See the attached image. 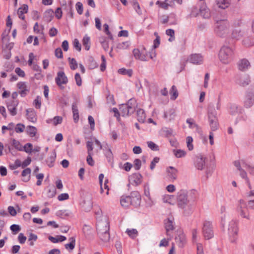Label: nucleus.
I'll use <instances>...</instances> for the list:
<instances>
[{
    "instance_id": "f257e3e1",
    "label": "nucleus",
    "mask_w": 254,
    "mask_h": 254,
    "mask_svg": "<svg viewBox=\"0 0 254 254\" xmlns=\"http://www.w3.org/2000/svg\"><path fill=\"white\" fill-rule=\"evenodd\" d=\"M235 50L234 46H222L219 53V58L220 61L224 64L230 63L234 57Z\"/></svg>"
},
{
    "instance_id": "f03ea898",
    "label": "nucleus",
    "mask_w": 254,
    "mask_h": 254,
    "mask_svg": "<svg viewBox=\"0 0 254 254\" xmlns=\"http://www.w3.org/2000/svg\"><path fill=\"white\" fill-rule=\"evenodd\" d=\"M230 23L228 20L217 21L215 23V33L220 37H226L230 34Z\"/></svg>"
},
{
    "instance_id": "7ed1b4c3",
    "label": "nucleus",
    "mask_w": 254,
    "mask_h": 254,
    "mask_svg": "<svg viewBox=\"0 0 254 254\" xmlns=\"http://www.w3.org/2000/svg\"><path fill=\"white\" fill-rule=\"evenodd\" d=\"M199 13L204 18H208L210 16V10L207 8L204 0H199L197 6L194 7L191 12V15L194 17Z\"/></svg>"
},
{
    "instance_id": "20e7f679",
    "label": "nucleus",
    "mask_w": 254,
    "mask_h": 254,
    "mask_svg": "<svg viewBox=\"0 0 254 254\" xmlns=\"http://www.w3.org/2000/svg\"><path fill=\"white\" fill-rule=\"evenodd\" d=\"M137 106L136 102L134 99H130L127 103L120 105L119 110L123 117L128 116L133 114Z\"/></svg>"
},
{
    "instance_id": "39448f33",
    "label": "nucleus",
    "mask_w": 254,
    "mask_h": 254,
    "mask_svg": "<svg viewBox=\"0 0 254 254\" xmlns=\"http://www.w3.org/2000/svg\"><path fill=\"white\" fill-rule=\"evenodd\" d=\"M228 234L232 243H235L237 239L238 229L236 221L232 220L230 222L228 228Z\"/></svg>"
},
{
    "instance_id": "423d86ee",
    "label": "nucleus",
    "mask_w": 254,
    "mask_h": 254,
    "mask_svg": "<svg viewBox=\"0 0 254 254\" xmlns=\"http://www.w3.org/2000/svg\"><path fill=\"white\" fill-rule=\"evenodd\" d=\"M202 233L205 239L209 240L213 237L212 224L210 221L206 220L203 222Z\"/></svg>"
},
{
    "instance_id": "0eeeda50",
    "label": "nucleus",
    "mask_w": 254,
    "mask_h": 254,
    "mask_svg": "<svg viewBox=\"0 0 254 254\" xmlns=\"http://www.w3.org/2000/svg\"><path fill=\"white\" fill-rule=\"evenodd\" d=\"M208 117L211 131L216 130L218 128V123L216 112L215 111L209 110Z\"/></svg>"
},
{
    "instance_id": "6e6552de",
    "label": "nucleus",
    "mask_w": 254,
    "mask_h": 254,
    "mask_svg": "<svg viewBox=\"0 0 254 254\" xmlns=\"http://www.w3.org/2000/svg\"><path fill=\"white\" fill-rule=\"evenodd\" d=\"M237 211L241 217L249 219V214L247 208V204L244 200L240 199L239 200L237 207Z\"/></svg>"
},
{
    "instance_id": "1a4fd4ad",
    "label": "nucleus",
    "mask_w": 254,
    "mask_h": 254,
    "mask_svg": "<svg viewBox=\"0 0 254 254\" xmlns=\"http://www.w3.org/2000/svg\"><path fill=\"white\" fill-rule=\"evenodd\" d=\"M96 229L98 232L100 233L109 231L110 225L108 219L104 218L103 219L98 220L96 224Z\"/></svg>"
},
{
    "instance_id": "9d476101",
    "label": "nucleus",
    "mask_w": 254,
    "mask_h": 254,
    "mask_svg": "<svg viewBox=\"0 0 254 254\" xmlns=\"http://www.w3.org/2000/svg\"><path fill=\"white\" fill-rule=\"evenodd\" d=\"M130 197V205L134 207H138L141 203V195L138 191H133L131 192L129 195Z\"/></svg>"
},
{
    "instance_id": "9b49d317",
    "label": "nucleus",
    "mask_w": 254,
    "mask_h": 254,
    "mask_svg": "<svg viewBox=\"0 0 254 254\" xmlns=\"http://www.w3.org/2000/svg\"><path fill=\"white\" fill-rule=\"evenodd\" d=\"M177 200L178 205L180 207L184 208L186 207L189 201L187 192L185 190H181L178 192Z\"/></svg>"
},
{
    "instance_id": "f8f14e48",
    "label": "nucleus",
    "mask_w": 254,
    "mask_h": 254,
    "mask_svg": "<svg viewBox=\"0 0 254 254\" xmlns=\"http://www.w3.org/2000/svg\"><path fill=\"white\" fill-rule=\"evenodd\" d=\"M55 81L61 89H64V87L62 86V84H66L68 82V79L64 72L60 71L57 73V76L55 78Z\"/></svg>"
},
{
    "instance_id": "ddd939ff",
    "label": "nucleus",
    "mask_w": 254,
    "mask_h": 254,
    "mask_svg": "<svg viewBox=\"0 0 254 254\" xmlns=\"http://www.w3.org/2000/svg\"><path fill=\"white\" fill-rule=\"evenodd\" d=\"M17 87L19 89L18 93L22 97H25L30 92V87L27 86L25 82H18Z\"/></svg>"
},
{
    "instance_id": "4468645a",
    "label": "nucleus",
    "mask_w": 254,
    "mask_h": 254,
    "mask_svg": "<svg viewBox=\"0 0 254 254\" xmlns=\"http://www.w3.org/2000/svg\"><path fill=\"white\" fill-rule=\"evenodd\" d=\"M142 176L140 173H134L129 177V182L130 184L137 186L142 183Z\"/></svg>"
},
{
    "instance_id": "2eb2a0df",
    "label": "nucleus",
    "mask_w": 254,
    "mask_h": 254,
    "mask_svg": "<svg viewBox=\"0 0 254 254\" xmlns=\"http://www.w3.org/2000/svg\"><path fill=\"white\" fill-rule=\"evenodd\" d=\"M18 104L17 100H11L7 102V108L11 116H15L17 114L16 107Z\"/></svg>"
},
{
    "instance_id": "dca6fc26",
    "label": "nucleus",
    "mask_w": 254,
    "mask_h": 254,
    "mask_svg": "<svg viewBox=\"0 0 254 254\" xmlns=\"http://www.w3.org/2000/svg\"><path fill=\"white\" fill-rule=\"evenodd\" d=\"M254 104V94L252 93H248L245 97L244 101V106L246 108H250Z\"/></svg>"
},
{
    "instance_id": "f3484780",
    "label": "nucleus",
    "mask_w": 254,
    "mask_h": 254,
    "mask_svg": "<svg viewBox=\"0 0 254 254\" xmlns=\"http://www.w3.org/2000/svg\"><path fill=\"white\" fill-rule=\"evenodd\" d=\"M203 57L198 54H192L190 56L189 61L190 63L195 64H201L203 63Z\"/></svg>"
},
{
    "instance_id": "a211bd4d",
    "label": "nucleus",
    "mask_w": 254,
    "mask_h": 254,
    "mask_svg": "<svg viewBox=\"0 0 254 254\" xmlns=\"http://www.w3.org/2000/svg\"><path fill=\"white\" fill-rule=\"evenodd\" d=\"M245 35V32L240 28H234L231 33V37L233 39H239Z\"/></svg>"
},
{
    "instance_id": "6ab92c4d",
    "label": "nucleus",
    "mask_w": 254,
    "mask_h": 254,
    "mask_svg": "<svg viewBox=\"0 0 254 254\" xmlns=\"http://www.w3.org/2000/svg\"><path fill=\"white\" fill-rule=\"evenodd\" d=\"M205 158L203 157L202 155L196 156L195 160V166L198 170H202L205 165Z\"/></svg>"
},
{
    "instance_id": "aec40b11",
    "label": "nucleus",
    "mask_w": 254,
    "mask_h": 254,
    "mask_svg": "<svg viewBox=\"0 0 254 254\" xmlns=\"http://www.w3.org/2000/svg\"><path fill=\"white\" fill-rule=\"evenodd\" d=\"M166 172L170 180L173 181L177 178L178 170L173 167L170 166L167 168Z\"/></svg>"
},
{
    "instance_id": "412c9836",
    "label": "nucleus",
    "mask_w": 254,
    "mask_h": 254,
    "mask_svg": "<svg viewBox=\"0 0 254 254\" xmlns=\"http://www.w3.org/2000/svg\"><path fill=\"white\" fill-rule=\"evenodd\" d=\"M175 240L179 247H183L186 242V236L183 233L179 232L176 236Z\"/></svg>"
},
{
    "instance_id": "4be33fe9",
    "label": "nucleus",
    "mask_w": 254,
    "mask_h": 254,
    "mask_svg": "<svg viewBox=\"0 0 254 254\" xmlns=\"http://www.w3.org/2000/svg\"><path fill=\"white\" fill-rule=\"evenodd\" d=\"M132 53L134 58L136 60H139L142 61H148L147 58V55L146 54L141 53L138 49H134Z\"/></svg>"
},
{
    "instance_id": "5701e85b",
    "label": "nucleus",
    "mask_w": 254,
    "mask_h": 254,
    "mask_svg": "<svg viewBox=\"0 0 254 254\" xmlns=\"http://www.w3.org/2000/svg\"><path fill=\"white\" fill-rule=\"evenodd\" d=\"M8 37L7 34L5 32L3 33L1 35L2 46H5V48L10 50L13 47V43H8L7 42L8 40Z\"/></svg>"
},
{
    "instance_id": "b1692460",
    "label": "nucleus",
    "mask_w": 254,
    "mask_h": 254,
    "mask_svg": "<svg viewBox=\"0 0 254 254\" xmlns=\"http://www.w3.org/2000/svg\"><path fill=\"white\" fill-rule=\"evenodd\" d=\"M27 119L30 122L34 123L37 120L36 114L33 109H28L26 110Z\"/></svg>"
},
{
    "instance_id": "393cba45",
    "label": "nucleus",
    "mask_w": 254,
    "mask_h": 254,
    "mask_svg": "<svg viewBox=\"0 0 254 254\" xmlns=\"http://www.w3.org/2000/svg\"><path fill=\"white\" fill-rule=\"evenodd\" d=\"M250 66V63L246 59H242L238 63L239 69L241 71H245Z\"/></svg>"
},
{
    "instance_id": "a878e982",
    "label": "nucleus",
    "mask_w": 254,
    "mask_h": 254,
    "mask_svg": "<svg viewBox=\"0 0 254 254\" xmlns=\"http://www.w3.org/2000/svg\"><path fill=\"white\" fill-rule=\"evenodd\" d=\"M242 109L235 104H229V112L232 115H235L238 113L241 112Z\"/></svg>"
},
{
    "instance_id": "bb28decb",
    "label": "nucleus",
    "mask_w": 254,
    "mask_h": 254,
    "mask_svg": "<svg viewBox=\"0 0 254 254\" xmlns=\"http://www.w3.org/2000/svg\"><path fill=\"white\" fill-rule=\"evenodd\" d=\"M72 111L73 113V118L75 123H77L79 120V112L77 102H74L72 105Z\"/></svg>"
},
{
    "instance_id": "cd10ccee",
    "label": "nucleus",
    "mask_w": 254,
    "mask_h": 254,
    "mask_svg": "<svg viewBox=\"0 0 254 254\" xmlns=\"http://www.w3.org/2000/svg\"><path fill=\"white\" fill-rule=\"evenodd\" d=\"M250 82V80L248 76H242L237 80L236 83L240 86L245 87L248 85Z\"/></svg>"
},
{
    "instance_id": "c85d7f7f",
    "label": "nucleus",
    "mask_w": 254,
    "mask_h": 254,
    "mask_svg": "<svg viewBox=\"0 0 254 254\" xmlns=\"http://www.w3.org/2000/svg\"><path fill=\"white\" fill-rule=\"evenodd\" d=\"M243 19L242 17H236L231 20L232 26L233 28H240L243 24Z\"/></svg>"
},
{
    "instance_id": "c756f323",
    "label": "nucleus",
    "mask_w": 254,
    "mask_h": 254,
    "mask_svg": "<svg viewBox=\"0 0 254 254\" xmlns=\"http://www.w3.org/2000/svg\"><path fill=\"white\" fill-rule=\"evenodd\" d=\"M137 119L140 123H144L146 119L144 111L142 109H138L136 111Z\"/></svg>"
},
{
    "instance_id": "7c9ffc66",
    "label": "nucleus",
    "mask_w": 254,
    "mask_h": 254,
    "mask_svg": "<svg viewBox=\"0 0 254 254\" xmlns=\"http://www.w3.org/2000/svg\"><path fill=\"white\" fill-rule=\"evenodd\" d=\"M28 7L26 4H24L23 6L19 7L17 11V14L19 18L24 20L25 16L24 13H26L28 12Z\"/></svg>"
},
{
    "instance_id": "2f4dec72",
    "label": "nucleus",
    "mask_w": 254,
    "mask_h": 254,
    "mask_svg": "<svg viewBox=\"0 0 254 254\" xmlns=\"http://www.w3.org/2000/svg\"><path fill=\"white\" fill-rule=\"evenodd\" d=\"M217 5L222 9H225L230 4V0H215Z\"/></svg>"
},
{
    "instance_id": "473e14b6",
    "label": "nucleus",
    "mask_w": 254,
    "mask_h": 254,
    "mask_svg": "<svg viewBox=\"0 0 254 254\" xmlns=\"http://www.w3.org/2000/svg\"><path fill=\"white\" fill-rule=\"evenodd\" d=\"M130 197L128 196H122L121 198L120 203L123 207L127 208L130 205Z\"/></svg>"
},
{
    "instance_id": "72a5a7b5",
    "label": "nucleus",
    "mask_w": 254,
    "mask_h": 254,
    "mask_svg": "<svg viewBox=\"0 0 254 254\" xmlns=\"http://www.w3.org/2000/svg\"><path fill=\"white\" fill-rule=\"evenodd\" d=\"M56 157V154L55 151L52 152L50 157L47 158L46 164L49 167H52L54 165V162Z\"/></svg>"
},
{
    "instance_id": "f704fd0d",
    "label": "nucleus",
    "mask_w": 254,
    "mask_h": 254,
    "mask_svg": "<svg viewBox=\"0 0 254 254\" xmlns=\"http://www.w3.org/2000/svg\"><path fill=\"white\" fill-rule=\"evenodd\" d=\"M31 170L29 168H27L25 169L22 172L21 175L24 178L23 179V181L25 182H27L29 181L30 178V174Z\"/></svg>"
},
{
    "instance_id": "c9c22d12",
    "label": "nucleus",
    "mask_w": 254,
    "mask_h": 254,
    "mask_svg": "<svg viewBox=\"0 0 254 254\" xmlns=\"http://www.w3.org/2000/svg\"><path fill=\"white\" fill-rule=\"evenodd\" d=\"M165 225L167 234L168 235V232L170 231L173 230L174 229L173 222L170 218H169L166 220Z\"/></svg>"
},
{
    "instance_id": "e433bc0d",
    "label": "nucleus",
    "mask_w": 254,
    "mask_h": 254,
    "mask_svg": "<svg viewBox=\"0 0 254 254\" xmlns=\"http://www.w3.org/2000/svg\"><path fill=\"white\" fill-rule=\"evenodd\" d=\"M53 14L54 11L52 9H48L44 13V20L47 22H50L53 18Z\"/></svg>"
},
{
    "instance_id": "4c0bfd02",
    "label": "nucleus",
    "mask_w": 254,
    "mask_h": 254,
    "mask_svg": "<svg viewBox=\"0 0 254 254\" xmlns=\"http://www.w3.org/2000/svg\"><path fill=\"white\" fill-rule=\"evenodd\" d=\"M82 44L85 47V49L88 51L90 48V38L87 35H85L82 39Z\"/></svg>"
},
{
    "instance_id": "58836bf2",
    "label": "nucleus",
    "mask_w": 254,
    "mask_h": 254,
    "mask_svg": "<svg viewBox=\"0 0 254 254\" xmlns=\"http://www.w3.org/2000/svg\"><path fill=\"white\" fill-rule=\"evenodd\" d=\"M98 236L100 239L103 241L104 242H107L109 241L110 236L109 234V231H107L106 232H98Z\"/></svg>"
},
{
    "instance_id": "ea45409f",
    "label": "nucleus",
    "mask_w": 254,
    "mask_h": 254,
    "mask_svg": "<svg viewBox=\"0 0 254 254\" xmlns=\"http://www.w3.org/2000/svg\"><path fill=\"white\" fill-rule=\"evenodd\" d=\"M170 94L171 95V99L175 100L178 96V92L176 87L173 85L170 90Z\"/></svg>"
},
{
    "instance_id": "a19ab883",
    "label": "nucleus",
    "mask_w": 254,
    "mask_h": 254,
    "mask_svg": "<svg viewBox=\"0 0 254 254\" xmlns=\"http://www.w3.org/2000/svg\"><path fill=\"white\" fill-rule=\"evenodd\" d=\"M243 167L246 168L249 173L254 176V166H252L246 161H242Z\"/></svg>"
},
{
    "instance_id": "79ce46f5",
    "label": "nucleus",
    "mask_w": 254,
    "mask_h": 254,
    "mask_svg": "<svg viewBox=\"0 0 254 254\" xmlns=\"http://www.w3.org/2000/svg\"><path fill=\"white\" fill-rule=\"evenodd\" d=\"M173 152L177 158H182L185 157L186 155V151L182 149H174Z\"/></svg>"
},
{
    "instance_id": "37998d69",
    "label": "nucleus",
    "mask_w": 254,
    "mask_h": 254,
    "mask_svg": "<svg viewBox=\"0 0 254 254\" xmlns=\"http://www.w3.org/2000/svg\"><path fill=\"white\" fill-rule=\"evenodd\" d=\"M70 243L65 245V248L66 249H69L72 250L74 249L75 246V239L74 237H71L69 239Z\"/></svg>"
},
{
    "instance_id": "c03bdc74",
    "label": "nucleus",
    "mask_w": 254,
    "mask_h": 254,
    "mask_svg": "<svg viewBox=\"0 0 254 254\" xmlns=\"http://www.w3.org/2000/svg\"><path fill=\"white\" fill-rule=\"evenodd\" d=\"M27 132L31 137H34L37 133V128L35 127L29 126L27 127Z\"/></svg>"
},
{
    "instance_id": "a18cd8bd",
    "label": "nucleus",
    "mask_w": 254,
    "mask_h": 254,
    "mask_svg": "<svg viewBox=\"0 0 254 254\" xmlns=\"http://www.w3.org/2000/svg\"><path fill=\"white\" fill-rule=\"evenodd\" d=\"M126 233L132 239L135 238L138 235V231L135 229H128L126 230Z\"/></svg>"
},
{
    "instance_id": "49530a36",
    "label": "nucleus",
    "mask_w": 254,
    "mask_h": 254,
    "mask_svg": "<svg viewBox=\"0 0 254 254\" xmlns=\"http://www.w3.org/2000/svg\"><path fill=\"white\" fill-rule=\"evenodd\" d=\"M118 72L123 75H127L129 77H131L132 75V70L131 69H126L125 68H122L119 69Z\"/></svg>"
},
{
    "instance_id": "de8ad7c7",
    "label": "nucleus",
    "mask_w": 254,
    "mask_h": 254,
    "mask_svg": "<svg viewBox=\"0 0 254 254\" xmlns=\"http://www.w3.org/2000/svg\"><path fill=\"white\" fill-rule=\"evenodd\" d=\"M187 123L189 124V127L190 128H194L198 129L199 126L195 124L194 121L192 118L188 119L186 121Z\"/></svg>"
},
{
    "instance_id": "09e8293b",
    "label": "nucleus",
    "mask_w": 254,
    "mask_h": 254,
    "mask_svg": "<svg viewBox=\"0 0 254 254\" xmlns=\"http://www.w3.org/2000/svg\"><path fill=\"white\" fill-rule=\"evenodd\" d=\"M166 34L170 37L168 39L169 42H172L175 40V31L174 30L172 29H167L166 30Z\"/></svg>"
},
{
    "instance_id": "8fccbe9b",
    "label": "nucleus",
    "mask_w": 254,
    "mask_h": 254,
    "mask_svg": "<svg viewBox=\"0 0 254 254\" xmlns=\"http://www.w3.org/2000/svg\"><path fill=\"white\" fill-rule=\"evenodd\" d=\"M156 4L159 5V6L163 9H167L168 8V6L171 5V4L169 3L168 1H167V0H165L164 1H160L159 0L157 1Z\"/></svg>"
},
{
    "instance_id": "3c124183",
    "label": "nucleus",
    "mask_w": 254,
    "mask_h": 254,
    "mask_svg": "<svg viewBox=\"0 0 254 254\" xmlns=\"http://www.w3.org/2000/svg\"><path fill=\"white\" fill-rule=\"evenodd\" d=\"M68 61L71 69L75 70L77 68V63L75 59L69 58Z\"/></svg>"
},
{
    "instance_id": "603ef678",
    "label": "nucleus",
    "mask_w": 254,
    "mask_h": 254,
    "mask_svg": "<svg viewBox=\"0 0 254 254\" xmlns=\"http://www.w3.org/2000/svg\"><path fill=\"white\" fill-rule=\"evenodd\" d=\"M174 113L175 112L172 109L169 110L168 112H164V118L167 119L169 116V119L170 120L174 117Z\"/></svg>"
},
{
    "instance_id": "864d4df0",
    "label": "nucleus",
    "mask_w": 254,
    "mask_h": 254,
    "mask_svg": "<svg viewBox=\"0 0 254 254\" xmlns=\"http://www.w3.org/2000/svg\"><path fill=\"white\" fill-rule=\"evenodd\" d=\"M174 199V196L171 195H164L163 196L162 200L164 202L171 203L172 202V200Z\"/></svg>"
},
{
    "instance_id": "5fc2aeb1",
    "label": "nucleus",
    "mask_w": 254,
    "mask_h": 254,
    "mask_svg": "<svg viewBox=\"0 0 254 254\" xmlns=\"http://www.w3.org/2000/svg\"><path fill=\"white\" fill-rule=\"evenodd\" d=\"M105 156L109 162H112L113 160V154L110 148L105 152Z\"/></svg>"
},
{
    "instance_id": "6e6d98bb",
    "label": "nucleus",
    "mask_w": 254,
    "mask_h": 254,
    "mask_svg": "<svg viewBox=\"0 0 254 254\" xmlns=\"http://www.w3.org/2000/svg\"><path fill=\"white\" fill-rule=\"evenodd\" d=\"M129 43L128 41H126L119 43L117 46V48L121 50L126 49L129 47Z\"/></svg>"
},
{
    "instance_id": "4d7b16f0",
    "label": "nucleus",
    "mask_w": 254,
    "mask_h": 254,
    "mask_svg": "<svg viewBox=\"0 0 254 254\" xmlns=\"http://www.w3.org/2000/svg\"><path fill=\"white\" fill-rule=\"evenodd\" d=\"M102 47L107 51L109 49V43L105 38H101L100 40Z\"/></svg>"
},
{
    "instance_id": "13d9d810",
    "label": "nucleus",
    "mask_w": 254,
    "mask_h": 254,
    "mask_svg": "<svg viewBox=\"0 0 254 254\" xmlns=\"http://www.w3.org/2000/svg\"><path fill=\"white\" fill-rule=\"evenodd\" d=\"M12 144L16 149L21 151L22 150V146L20 142L15 140V139H13L12 140Z\"/></svg>"
},
{
    "instance_id": "bf43d9fd",
    "label": "nucleus",
    "mask_w": 254,
    "mask_h": 254,
    "mask_svg": "<svg viewBox=\"0 0 254 254\" xmlns=\"http://www.w3.org/2000/svg\"><path fill=\"white\" fill-rule=\"evenodd\" d=\"M243 45L245 47H249L252 46L251 39L250 37H246L243 40Z\"/></svg>"
},
{
    "instance_id": "052dcab7",
    "label": "nucleus",
    "mask_w": 254,
    "mask_h": 254,
    "mask_svg": "<svg viewBox=\"0 0 254 254\" xmlns=\"http://www.w3.org/2000/svg\"><path fill=\"white\" fill-rule=\"evenodd\" d=\"M44 27L43 26H41V29L39 27L38 23L36 22L33 27L34 31L36 33H41L43 34V30Z\"/></svg>"
},
{
    "instance_id": "680f3d73",
    "label": "nucleus",
    "mask_w": 254,
    "mask_h": 254,
    "mask_svg": "<svg viewBox=\"0 0 254 254\" xmlns=\"http://www.w3.org/2000/svg\"><path fill=\"white\" fill-rule=\"evenodd\" d=\"M33 104L36 108L40 109L41 106V98L39 96H37L34 100Z\"/></svg>"
},
{
    "instance_id": "e2e57ef3",
    "label": "nucleus",
    "mask_w": 254,
    "mask_h": 254,
    "mask_svg": "<svg viewBox=\"0 0 254 254\" xmlns=\"http://www.w3.org/2000/svg\"><path fill=\"white\" fill-rule=\"evenodd\" d=\"M147 145L151 150L154 151H157L159 150V147L155 143L152 141H148Z\"/></svg>"
},
{
    "instance_id": "0e129e2a",
    "label": "nucleus",
    "mask_w": 254,
    "mask_h": 254,
    "mask_svg": "<svg viewBox=\"0 0 254 254\" xmlns=\"http://www.w3.org/2000/svg\"><path fill=\"white\" fill-rule=\"evenodd\" d=\"M25 126L21 124H18L15 127V131L17 133H20L24 131Z\"/></svg>"
},
{
    "instance_id": "69168bd1",
    "label": "nucleus",
    "mask_w": 254,
    "mask_h": 254,
    "mask_svg": "<svg viewBox=\"0 0 254 254\" xmlns=\"http://www.w3.org/2000/svg\"><path fill=\"white\" fill-rule=\"evenodd\" d=\"M89 62H90L89 66L91 69H94L97 67L98 64L97 63L92 57L89 58Z\"/></svg>"
},
{
    "instance_id": "338daca9",
    "label": "nucleus",
    "mask_w": 254,
    "mask_h": 254,
    "mask_svg": "<svg viewBox=\"0 0 254 254\" xmlns=\"http://www.w3.org/2000/svg\"><path fill=\"white\" fill-rule=\"evenodd\" d=\"M192 141L193 139L191 137L188 136L187 138V146L189 150H191L193 149V145L192 144Z\"/></svg>"
},
{
    "instance_id": "774afa93",
    "label": "nucleus",
    "mask_w": 254,
    "mask_h": 254,
    "mask_svg": "<svg viewBox=\"0 0 254 254\" xmlns=\"http://www.w3.org/2000/svg\"><path fill=\"white\" fill-rule=\"evenodd\" d=\"M76 8L77 13L79 14H81L83 13V5L81 2H77L76 4Z\"/></svg>"
}]
</instances>
